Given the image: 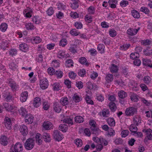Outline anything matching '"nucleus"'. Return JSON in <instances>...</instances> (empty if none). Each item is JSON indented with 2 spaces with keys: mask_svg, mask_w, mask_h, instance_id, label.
Returning <instances> with one entry per match:
<instances>
[{
  "mask_svg": "<svg viewBox=\"0 0 152 152\" xmlns=\"http://www.w3.org/2000/svg\"><path fill=\"white\" fill-rule=\"evenodd\" d=\"M23 149V145L20 142H17L14 146H12L10 152H22Z\"/></svg>",
  "mask_w": 152,
  "mask_h": 152,
  "instance_id": "1",
  "label": "nucleus"
},
{
  "mask_svg": "<svg viewBox=\"0 0 152 152\" xmlns=\"http://www.w3.org/2000/svg\"><path fill=\"white\" fill-rule=\"evenodd\" d=\"M137 109L134 107H131L126 108L125 111V114L127 116H131L137 114Z\"/></svg>",
  "mask_w": 152,
  "mask_h": 152,
  "instance_id": "2",
  "label": "nucleus"
},
{
  "mask_svg": "<svg viewBox=\"0 0 152 152\" xmlns=\"http://www.w3.org/2000/svg\"><path fill=\"white\" fill-rule=\"evenodd\" d=\"M34 141L32 138L27 139L24 143V147L26 150H31L34 147Z\"/></svg>",
  "mask_w": 152,
  "mask_h": 152,
  "instance_id": "3",
  "label": "nucleus"
},
{
  "mask_svg": "<svg viewBox=\"0 0 152 152\" xmlns=\"http://www.w3.org/2000/svg\"><path fill=\"white\" fill-rule=\"evenodd\" d=\"M143 132L145 133L146 135L145 139V142H147L148 140H152V130L150 129H144Z\"/></svg>",
  "mask_w": 152,
  "mask_h": 152,
  "instance_id": "4",
  "label": "nucleus"
},
{
  "mask_svg": "<svg viewBox=\"0 0 152 152\" xmlns=\"http://www.w3.org/2000/svg\"><path fill=\"white\" fill-rule=\"evenodd\" d=\"M54 138L56 140L60 141L63 138V135L58 130H54L53 135Z\"/></svg>",
  "mask_w": 152,
  "mask_h": 152,
  "instance_id": "5",
  "label": "nucleus"
},
{
  "mask_svg": "<svg viewBox=\"0 0 152 152\" xmlns=\"http://www.w3.org/2000/svg\"><path fill=\"white\" fill-rule=\"evenodd\" d=\"M40 87L42 89H45L48 88L49 84L47 79L43 78L40 79Z\"/></svg>",
  "mask_w": 152,
  "mask_h": 152,
  "instance_id": "6",
  "label": "nucleus"
},
{
  "mask_svg": "<svg viewBox=\"0 0 152 152\" xmlns=\"http://www.w3.org/2000/svg\"><path fill=\"white\" fill-rule=\"evenodd\" d=\"M57 57L59 59H63L65 58L69 57L70 56L69 54H66L65 52L63 50H60L57 53Z\"/></svg>",
  "mask_w": 152,
  "mask_h": 152,
  "instance_id": "7",
  "label": "nucleus"
},
{
  "mask_svg": "<svg viewBox=\"0 0 152 152\" xmlns=\"http://www.w3.org/2000/svg\"><path fill=\"white\" fill-rule=\"evenodd\" d=\"M4 123L7 129H11L12 124L10 118L8 117H5L4 119Z\"/></svg>",
  "mask_w": 152,
  "mask_h": 152,
  "instance_id": "8",
  "label": "nucleus"
},
{
  "mask_svg": "<svg viewBox=\"0 0 152 152\" xmlns=\"http://www.w3.org/2000/svg\"><path fill=\"white\" fill-rule=\"evenodd\" d=\"M53 109L54 111L57 113H59L61 110L62 107L61 104L58 102L53 103Z\"/></svg>",
  "mask_w": 152,
  "mask_h": 152,
  "instance_id": "9",
  "label": "nucleus"
},
{
  "mask_svg": "<svg viewBox=\"0 0 152 152\" xmlns=\"http://www.w3.org/2000/svg\"><path fill=\"white\" fill-rule=\"evenodd\" d=\"M7 82L10 84V86L12 90H15L18 88V85H17L16 83L13 81L11 79H8Z\"/></svg>",
  "mask_w": 152,
  "mask_h": 152,
  "instance_id": "10",
  "label": "nucleus"
},
{
  "mask_svg": "<svg viewBox=\"0 0 152 152\" xmlns=\"http://www.w3.org/2000/svg\"><path fill=\"white\" fill-rule=\"evenodd\" d=\"M140 28L139 27L137 29L130 28L127 31V34L130 36H133L136 34L138 31L140 30Z\"/></svg>",
  "mask_w": 152,
  "mask_h": 152,
  "instance_id": "11",
  "label": "nucleus"
},
{
  "mask_svg": "<svg viewBox=\"0 0 152 152\" xmlns=\"http://www.w3.org/2000/svg\"><path fill=\"white\" fill-rule=\"evenodd\" d=\"M141 118L139 115H135L133 118V123L136 126H137L141 123Z\"/></svg>",
  "mask_w": 152,
  "mask_h": 152,
  "instance_id": "12",
  "label": "nucleus"
},
{
  "mask_svg": "<svg viewBox=\"0 0 152 152\" xmlns=\"http://www.w3.org/2000/svg\"><path fill=\"white\" fill-rule=\"evenodd\" d=\"M20 133L23 136L26 135L28 134V129L27 126L25 125H21L20 128Z\"/></svg>",
  "mask_w": 152,
  "mask_h": 152,
  "instance_id": "13",
  "label": "nucleus"
},
{
  "mask_svg": "<svg viewBox=\"0 0 152 152\" xmlns=\"http://www.w3.org/2000/svg\"><path fill=\"white\" fill-rule=\"evenodd\" d=\"M33 121V117L30 114H26L25 117V121L28 124L32 123Z\"/></svg>",
  "mask_w": 152,
  "mask_h": 152,
  "instance_id": "14",
  "label": "nucleus"
},
{
  "mask_svg": "<svg viewBox=\"0 0 152 152\" xmlns=\"http://www.w3.org/2000/svg\"><path fill=\"white\" fill-rule=\"evenodd\" d=\"M19 48L22 51L26 52L28 51V47L27 44L22 43L19 45Z\"/></svg>",
  "mask_w": 152,
  "mask_h": 152,
  "instance_id": "15",
  "label": "nucleus"
},
{
  "mask_svg": "<svg viewBox=\"0 0 152 152\" xmlns=\"http://www.w3.org/2000/svg\"><path fill=\"white\" fill-rule=\"evenodd\" d=\"M43 127L46 130H49L53 128V125L50 122L45 121L43 124Z\"/></svg>",
  "mask_w": 152,
  "mask_h": 152,
  "instance_id": "16",
  "label": "nucleus"
},
{
  "mask_svg": "<svg viewBox=\"0 0 152 152\" xmlns=\"http://www.w3.org/2000/svg\"><path fill=\"white\" fill-rule=\"evenodd\" d=\"M28 96V92L26 91L22 92L21 94L20 99L23 102H25L26 101Z\"/></svg>",
  "mask_w": 152,
  "mask_h": 152,
  "instance_id": "17",
  "label": "nucleus"
},
{
  "mask_svg": "<svg viewBox=\"0 0 152 152\" xmlns=\"http://www.w3.org/2000/svg\"><path fill=\"white\" fill-rule=\"evenodd\" d=\"M41 99L40 98L37 97L35 98L33 100V104L34 106L35 107H39L41 104Z\"/></svg>",
  "mask_w": 152,
  "mask_h": 152,
  "instance_id": "18",
  "label": "nucleus"
},
{
  "mask_svg": "<svg viewBox=\"0 0 152 152\" xmlns=\"http://www.w3.org/2000/svg\"><path fill=\"white\" fill-rule=\"evenodd\" d=\"M101 115L104 117H107L110 115V112L109 109L104 108L100 113Z\"/></svg>",
  "mask_w": 152,
  "mask_h": 152,
  "instance_id": "19",
  "label": "nucleus"
},
{
  "mask_svg": "<svg viewBox=\"0 0 152 152\" xmlns=\"http://www.w3.org/2000/svg\"><path fill=\"white\" fill-rule=\"evenodd\" d=\"M79 62L82 64L87 66L89 65V63L88 62L87 59L84 57H81L79 58Z\"/></svg>",
  "mask_w": 152,
  "mask_h": 152,
  "instance_id": "20",
  "label": "nucleus"
},
{
  "mask_svg": "<svg viewBox=\"0 0 152 152\" xmlns=\"http://www.w3.org/2000/svg\"><path fill=\"white\" fill-rule=\"evenodd\" d=\"M7 140V138L6 136H2L0 138V143L3 145L6 146L8 143Z\"/></svg>",
  "mask_w": 152,
  "mask_h": 152,
  "instance_id": "21",
  "label": "nucleus"
},
{
  "mask_svg": "<svg viewBox=\"0 0 152 152\" xmlns=\"http://www.w3.org/2000/svg\"><path fill=\"white\" fill-rule=\"evenodd\" d=\"M32 20L33 22L35 24H39L41 23V19L38 16H33Z\"/></svg>",
  "mask_w": 152,
  "mask_h": 152,
  "instance_id": "22",
  "label": "nucleus"
},
{
  "mask_svg": "<svg viewBox=\"0 0 152 152\" xmlns=\"http://www.w3.org/2000/svg\"><path fill=\"white\" fill-rule=\"evenodd\" d=\"M25 26L27 30H32L35 28L33 24L31 22L26 23Z\"/></svg>",
  "mask_w": 152,
  "mask_h": 152,
  "instance_id": "23",
  "label": "nucleus"
},
{
  "mask_svg": "<svg viewBox=\"0 0 152 152\" xmlns=\"http://www.w3.org/2000/svg\"><path fill=\"white\" fill-rule=\"evenodd\" d=\"M72 99L75 102H78L82 99V97L79 96L76 93L74 94L72 97Z\"/></svg>",
  "mask_w": 152,
  "mask_h": 152,
  "instance_id": "24",
  "label": "nucleus"
},
{
  "mask_svg": "<svg viewBox=\"0 0 152 152\" xmlns=\"http://www.w3.org/2000/svg\"><path fill=\"white\" fill-rule=\"evenodd\" d=\"M138 96L135 94L131 92L130 94V99L131 100L134 102H137L138 100Z\"/></svg>",
  "mask_w": 152,
  "mask_h": 152,
  "instance_id": "25",
  "label": "nucleus"
},
{
  "mask_svg": "<svg viewBox=\"0 0 152 152\" xmlns=\"http://www.w3.org/2000/svg\"><path fill=\"white\" fill-rule=\"evenodd\" d=\"M3 106L6 110L8 111L11 112L13 109V107L8 103H4Z\"/></svg>",
  "mask_w": 152,
  "mask_h": 152,
  "instance_id": "26",
  "label": "nucleus"
},
{
  "mask_svg": "<svg viewBox=\"0 0 152 152\" xmlns=\"http://www.w3.org/2000/svg\"><path fill=\"white\" fill-rule=\"evenodd\" d=\"M109 68L110 72L112 73L117 72L118 70V66L114 64H111Z\"/></svg>",
  "mask_w": 152,
  "mask_h": 152,
  "instance_id": "27",
  "label": "nucleus"
},
{
  "mask_svg": "<svg viewBox=\"0 0 152 152\" xmlns=\"http://www.w3.org/2000/svg\"><path fill=\"white\" fill-rule=\"evenodd\" d=\"M8 28V25L6 23H2L0 25V31L2 32H5Z\"/></svg>",
  "mask_w": 152,
  "mask_h": 152,
  "instance_id": "28",
  "label": "nucleus"
},
{
  "mask_svg": "<svg viewBox=\"0 0 152 152\" xmlns=\"http://www.w3.org/2000/svg\"><path fill=\"white\" fill-rule=\"evenodd\" d=\"M105 79L106 83H110L113 80V76L111 74H108L106 75Z\"/></svg>",
  "mask_w": 152,
  "mask_h": 152,
  "instance_id": "29",
  "label": "nucleus"
},
{
  "mask_svg": "<svg viewBox=\"0 0 152 152\" xmlns=\"http://www.w3.org/2000/svg\"><path fill=\"white\" fill-rule=\"evenodd\" d=\"M68 129V127L67 125L64 124H61L59 126V129L64 132H66Z\"/></svg>",
  "mask_w": 152,
  "mask_h": 152,
  "instance_id": "30",
  "label": "nucleus"
},
{
  "mask_svg": "<svg viewBox=\"0 0 152 152\" xmlns=\"http://www.w3.org/2000/svg\"><path fill=\"white\" fill-rule=\"evenodd\" d=\"M31 41L33 44H37L41 42L42 39L39 37L37 36L33 37Z\"/></svg>",
  "mask_w": 152,
  "mask_h": 152,
  "instance_id": "31",
  "label": "nucleus"
},
{
  "mask_svg": "<svg viewBox=\"0 0 152 152\" xmlns=\"http://www.w3.org/2000/svg\"><path fill=\"white\" fill-rule=\"evenodd\" d=\"M60 103L63 106L68 104L69 103V101L67 97H64L61 98L60 99Z\"/></svg>",
  "mask_w": 152,
  "mask_h": 152,
  "instance_id": "32",
  "label": "nucleus"
},
{
  "mask_svg": "<svg viewBox=\"0 0 152 152\" xmlns=\"http://www.w3.org/2000/svg\"><path fill=\"white\" fill-rule=\"evenodd\" d=\"M109 106L112 112H115L117 109L116 106L114 102H110L109 104Z\"/></svg>",
  "mask_w": 152,
  "mask_h": 152,
  "instance_id": "33",
  "label": "nucleus"
},
{
  "mask_svg": "<svg viewBox=\"0 0 152 152\" xmlns=\"http://www.w3.org/2000/svg\"><path fill=\"white\" fill-rule=\"evenodd\" d=\"M118 95L119 98L124 99L127 96V94L124 91L121 90L118 91Z\"/></svg>",
  "mask_w": 152,
  "mask_h": 152,
  "instance_id": "34",
  "label": "nucleus"
},
{
  "mask_svg": "<svg viewBox=\"0 0 152 152\" xmlns=\"http://www.w3.org/2000/svg\"><path fill=\"white\" fill-rule=\"evenodd\" d=\"M53 89L54 91H57L60 90L61 87L58 83H55L52 85Z\"/></svg>",
  "mask_w": 152,
  "mask_h": 152,
  "instance_id": "35",
  "label": "nucleus"
},
{
  "mask_svg": "<svg viewBox=\"0 0 152 152\" xmlns=\"http://www.w3.org/2000/svg\"><path fill=\"white\" fill-rule=\"evenodd\" d=\"M143 53L146 56H152V49H150L149 47L147 48L144 50Z\"/></svg>",
  "mask_w": 152,
  "mask_h": 152,
  "instance_id": "36",
  "label": "nucleus"
},
{
  "mask_svg": "<svg viewBox=\"0 0 152 152\" xmlns=\"http://www.w3.org/2000/svg\"><path fill=\"white\" fill-rule=\"evenodd\" d=\"M131 13L132 16L135 18H138L140 17L139 13L135 10H132Z\"/></svg>",
  "mask_w": 152,
  "mask_h": 152,
  "instance_id": "37",
  "label": "nucleus"
},
{
  "mask_svg": "<svg viewBox=\"0 0 152 152\" xmlns=\"http://www.w3.org/2000/svg\"><path fill=\"white\" fill-rule=\"evenodd\" d=\"M107 122L109 125L111 126H113L115 125V121L113 118H109L107 119Z\"/></svg>",
  "mask_w": 152,
  "mask_h": 152,
  "instance_id": "38",
  "label": "nucleus"
},
{
  "mask_svg": "<svg viewBox=\"0 0 152 152\" xmlns=\"http://www.w3.org/2000/svg\"><path fill=\"white\" fill-rule=\"evenodd\" d=\"M44 140L46 142H49L50 140V136L48 133H44L43 134Z\"/></svg>",
  "mask_w": 152,
  "mask_h": 152,
  "instance_id": "39",
  "label": "nucleus"
},
{
  "mask_svg": "<svg viewBox=\"0 0 152 152\" xmlns=\"http://www.w3.org/2000/svg\"><path fill=\"white\" fill-rule=\"evenodd\" d=\"M152 41L151 40L146 39L142 40L141 41V43L144 46L149 45L152 44Z\"/></svg>",
  "mask_w": 152,
  "mask_h": 152,
  "instance_id": "40",
  "label": "nucleus"
},
{
  "mask_svg": "<svg viewBox=\"0 0 152 152\" xmlns=\"http://www.w3.org/2000/svg\"><path fill=\"white\" fill-rule=\"evenodd\" d=\"M73 118H65L64 120V121L69 125H72L73 124Z\"/></svg>",
  "mask_w": 152,
  "mask_h": 152,
  "instance_id": "41",
  "label": "nucleus"
},
{
  "mask_svg": "<svg viewBox=\"0 0 152 152\" xmlns=\"http://www.w3.org/2000/svg\"><path fill=\"white\" fill-rule=\"evenodd\" d=\"M144 82L147 85L149 84L150 83L151 79L149 76H146L144 77L143 79Z\"/></svg>",
  "mask_w": 152,
  "mask_h": 152,
  "instance_id": "42",
  "label": "nucleus"
},
{
  "mask_svg": "<svg viewBox=\"0 0 152 152\" xmlns=\"http://www.w3.org/2000/svg\"><path fill=\"white\" fill-rule=\"evenodd\" d=\"M75 121L79 123H82L84 121V118L80 116H77L75 118Z\"/></svg>",
  "mask_w": 152,
  "mask_h": 152,
  "instance_id": "43",
  "label": "nucleus"
},
{
  "mask_svg": "<svg viewBox=\"0 0 152 152\" xmlns=\"http://www.w3.org/2000/svg\"><path fill=\"white\" fill-rule=\"evenodd\" d=\"M74 26L77 29H81L83 28V25L82 23L80 21H77L75 23Z\"/></svg>",
  "mask_w": 152,
  "mask_h": 152,
  "instance_id": "44",
  "label": "nucleus"
},
{
  "mask_svg": "<svg viewBox=\"0 0 152 152\" xmlns=\"http://www.w3.org/2000/svg\"><path fill=\"white\" fill-rule=\"evenodd\" d=\"M129 129L131 132L134 133L136 132L137 130V127H136V125H135L134 124L130 125Z\"/></svg>",
  "mask_w": 152,
  "mask_h": 152,
  "instance_id": "45",
  "label": "nucleus"
},
{
  "mask_svg": "<svg viewBox=\"0 0 152 152\" xmlns=\"http://www.w3.org/2000/svg\"><path fill=\"white\" fill-rule=\"evenodd\" d=\"M67 43V41L65 38H63L59 42V45L60 46L64 47L65 46Z\"/></svg>",
  "mask_w": 152,
  "mask_h": 152,
  "instance_id": "46",
  "label": "nucleus"
},
{
  "mask_svg": "<svg viewBox=\"0 0 152 152\" xmlns=\"http://www.w3.org/2000/svg\"><path fill=\"white\" fill-rule=\"evenodd\" d=\"M73 61L71 59H69L66 61V66L68 67L73 66Z\"/></svg>",
  "mask_w": 152,
  "mask_h": 152,
  "instance_id": "47",
  "label": "nucleus"
},
{
  "mask_svg": "<svg viewBox=\"0 0 152 152\" xmlns=\"http://www.w3.org/2000/svg\"><path fill=\"white\" fill-rule=\"evenodd\" d=\"M139 57V54L138 53H132L130 55V58L132 60H135Z\"/></svg>",
  "mask_w": 152,
  "mask_h": 152,
  "instance_id": "48",
  "label": "nucleus"
},
{
  "mask_svg": "<svg viewBox=\"0 0 152 152\" xmlns=\"http://www.w3.org/2000/svg\"><path fill=\"white\" fill-rule=\"evenodd\" d=\"M74 142L78 147H80L83 145L82 141L80 139H76L75 140Z\"/></svg>",
  "mask_w": 152,
  "mask_h": 152,
  "instance_id": "49",
  "label": "nucleus"
},
{
  "mask_svg": "<svg viewBox=\"0 0 152 152\" xmlns=\"http://www.w3.org/2000/svg\"><path fill=\"white\" fill-rule=\"evenodd\" d=\"M76 48L77 47L76 45H72L71 46L69 50V51L72 53H76L77 52V50L76 49Z\"/></svg>",
  "mask_w": 152,
  "mask_h": 152,
  "instance_id": "50",
  "label": "nucleus"
},
{
  "mask_svg": "<svg viewBox=\"0 0 152 152\" xmlns=\"http://www.w3.org/2000/svg\"><path fill=\"white\" fill-rule=\"evenodd\" d=\"M54 75H56L58 78H61L63 75L62 72L59 70L55 71Z\"/></svg>",
  "mask_w": 152,
  "mask_h": 152,
  "instance_id": "51",
  "label": "nucleus"
},
{
  "mask_svg": "<svg viewBox=\"0 0 152 152\" xmlns=\"http://www.w3.org/2000/svg\"><path fill=\"white\" fill-rule=\"evenodd\" d=\"M19 113L22 116H24L26 115L27 111L26 109L23 107H21L19 110Z\"/></svg>",
  "mask_w": 152,
  "mask_h": 152,
  "instance_id": "52",
  "label": "nucleus"
},
{
  "mask_svg": "<svg viewBox=\"0 0 152 152\" xmlns=\"http://www.w3.org/2000/svg\"><path fill=\"white\" fill-rule=\"evenodd\" d=\"M140 11L146 14H148L150 12L149 10L147 7H141Z\"/></svg>",
  "mask_w": 152,
  "mask_h": 152,
  "instance_id": "53",
  "label": "nucleus"
},
{
  "mask_svg": "<svg viewBox=\"0 0 152 152\" xmlns=\"http://www.w3.org/2000/svg\"><path fill=\"white\" fill-rule=\"evenodd\" d=\"M86 73V71L84 69H80L78 72V75L81 77H84Z\"/></svg>",
  "mask_w": 152,
  "mask_h": 152,
  "instance_id": "54",
  "label": "nucleus"
},
{
  "mask_svg": "<svg viewBox=\"0 0 152 152\" xmlns=\"http://www.w3.org/2000/svg\"><path fill=\"white\" fill-rule=\"evenodd\" d=\"M89 124L91 126V129H94L96 127V123L95 121L94 120H91L89 122Z\"/></svg>",
  "mask_w": 152,
  "mask_h": 152,
  "instance_id": "55",
  "label": "nucleus"
},
{
  "mask_svg": "<svg viewBox=\"0 0 152 152\" xmlns=\"http://www.w3.org/2000/svg\"><path fill=\"white\" fill-rule=\"evenodd\" d=\"M95 8L93 6H90L88 8V13L91 15H93L94 14L95 12Z\"/></svg>",
  "mask_w": 152,
  "mask_h": 152,
  "instance_id": "56",
  "label": "nucleus"
},
{
  "mask_svg": "<svg viewBox=\"0 0 152 152\" xmlns=\"http://www.w3.org/2000/svg\"><path fill=\"white\" fill-rule=\"evenodd\" d=\"M129 44H125L120 46V49L121 50H127L130 46Z\"/></svg>",
  "mask_w": 152,
  "mask_h": 152,
  "instance_id": "57",
  "label": "nucleus"
},
{
  "mask_svg": "<svg viewBox=\"0 0 152 152\" xmlns=\"http://www.w3.org/2000/svg\"><path fill=\"white\" fill-rule=\"evenodd\" d=\"M92 17L89 15H87L85 16V21L88 23H90L92 21Z\"/></svg>",
  "mask_w": 152,
  "mask_h": 152,
  "instance_id": "58",
  "label": "nucleus"
},
{
  "mask_svg": "<svg viewBox=\"0 0 152 152\" xmlns=\"http://www.w3.org/2000/svg\"><path fill=\"white\" fill-rule=\"evenodd\" d=\"M109 32L110 36L112 37H115L117 35L116 32L114 29H110Z\"/></svg>",
  "mask_w": 152,
  "mask_h": 152,
  "instance_id": "59",
  "label": "nucleus"
},
{
  "mask_svg": "<svg viewBox=\"0 0 152 152\" xmlns=\"http://www.w3.org/2000/svg\"><path fill=\"white\" fill-rule=\"evenodd\" d=\"M91 129L92 130V133L96 135H98L99 133L100 132V130L96 127Z\"/></svg>",
  "mask_w": 152,
  "mask_h": 152,
  "instance_id": "60",
  "label": "nucleus"
},
{
  "mask_svg": "<svg viewBox=\"0 0 152 152\" xmlns=\"http://www.w3.org/2000/svg\"><path fill=\"white\" fill-rule=\"evenodd\" d=\"M9 53L10 55H11L12 56H15L17 53V51L15 49H11L9 51Z\"/></svg>",
  "mask_w": 152,
  "mask_h": 152,
  "instance_id": "61",
  "label": "nucleus"
},
{
  "mask_svg": "<svg viewBox=\"0 0 152 152\" xmlns=\"http://www.w3.org/2000/svg\"><path fill=\"white\" fill-rule=\"evenodd\" d=\"M70 33L72 35L75 36H77L80 34V32L77 31L75 29H74L71 30L70 31Z\"/></svg>",
  "mask_w": 152,
  "mask_h": 152,
  "instance_id": "62",
  "label": "nucleus"
},
{
  "mask_svg": "<svg viewBox=\"0 0 152 152\" xmlns=\"http://www.w3.org/2000/svg\"><path fill=\"white\" fill-rule=\"evenodd\" d=\"M54 12L53 8L52 7H50L48 9L46 12L48 15L51 16L53 14Z\"/></svg>",
  "mask_w": 152,
  "mask_h": 152,
  "instance_id": "63",
  "label": "nucleus"
},
{
  "mask_svg": "<svg viewBox=\"0 0 152 152\" xmlns=\"http://www.w3.org/2000/svg\"><path fill=\"white\" fill-rule=\"evenodd\" d=\"M77 76V74L73 71L70 72L69 73V77L72 79H74Z\"/></svg>",
  "mask_w": 152,
  "mask_h": 152,
  "instance_id": "64",
  "label": "nucleus"
}]
</instances>
